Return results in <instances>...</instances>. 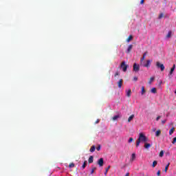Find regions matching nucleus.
Wrapping results in <instances>:
<instances>
[{
  "label": "nucleus",
  "instance_id": "obj_39",
  "mask_svg": "<svg viewBox=\"0 0 176 176\" xmlns=\"http://www.w3.org/2000/svg\"><path fill=\"white\" fill-rule=\"evenodd\" d=\"M160 118H162V116H157V118H156V120L157 121L159 120V119H160Z\"/></svg>",
  "mask_w": 176,
  "mask_h": 176
},
{
  "label": "nucleus",
  "instance_id": "obj_27",
  "mask_svg": "<svg viewBox=\"0 0 176 176\" xmlns=\"http://www.w3.org/2000/svg\"><path fill=\"white\" fill-rule=\"evenodd\" d=\"M96 170H97V168L93 167L91 170V174H94V171H96Z\"/></svg>",
  "mask_w": 176,
  "mask_h": 176
},
{
  "label": "nucleus",
  "instance_id": "obj_42",
  "mask_svg": "<svg viewBox=\"0 0 176 176\" xmlns=\"http://www.w3.org/2000/svg\"><path fill=\"white\" fill-rule=\"evenodd\" d=\"M173 72L170 70V73H169L170 75H173Z\"/></svg>",
  "mask_w": 176,
  "mask_h": 176
},
{
  "label": "nucleus",
  "instance_id": "obj_44",
  "mask_svg": "<svg viewBox=\"0 0 176 176\" xmlns=\"http://www.w3.org/2000/svg\"><path fill=\"white\" fill-rule=\"evenodd\" d=\"M125 176H130V173H127Z\"/></svg>",
  "mask_w": 176,
  "mask_h": 176
},
{
  "label": "nucleus",
  "instance_id": "obj_18",
  "mask_svg": "<svg viewBox=\"0 0 176 176\" xmlns=\"http://www.w3.org/2000/svg\"><path fill=\"white\" fill-rule=\"evenodd\" d=\"M110 168H111V166H109V165L107 168H106L105 172H104V175L105 176H107V174H108V171L109 170Z\"/></svg>",
  "mask_w": 176,
  "mask_h": 176
},
{
  "label": "nucleus",
  "instance_id": "obj_24",
  "mask_svg": "<svg viewBox=\"0 0 176 176\" xmlns=\"http://www.w3.org/2000/svg\"><path fill=\"white\" fill-rule=\"evenodd\" d=\"M131 160H132V162L135 160V153L132 154Z\"/></svg>",
  "mask_w": 176,
  "mask_h": 176
},
{
  "label": "nucleus",
  "instance_id": "obj_21",
  "mask_svg": "<svg viewBox=\"0 0 176 176\" xmlns=\"http://www.w3.org/2000/svg\"><path fill=\"white\" fill-rule=\"evenodd\" d=\"M154 80H155V77L150 78V80L148 81V84L152 85V82H153Z\"/></svg>",
  "mask_w": 176,
  "mask_h": 176
},
{
  "label": "nucleus",
  "instance_id": "obj_38",
  "mask_svg": "<svg viewBox=\"0 0 176 176\" xmlns=\"http://www.w3.org/2000/svg\"><path fill=\"white\" fill-rule=\"evenodd\" d=\"M133 80H135V81L138 80V77H136V76H135V77L133 78Z\"/></svg>",
  "mask_w": 176,
  "mask_h": 176
},
{
  "label": "nucleus",
  "instance_id": "obj_6",
  "mask_svg": "<svg viewBox=\"0 0 176 176\" xmlns=\"http://www.w3.org/2000/svg\"><path fill=\"white\" fill-rule=\"evenodd\" d=\"M143 67H145L146 68H149V67H151V60H146V63L144 65Z\"/></svg>",
  "mask_w": 176,
  "mask_h": 176
},
{
  "label": "nucleus",
  "instance_id": "obj_8",
  "mask_svg": "<svg viewBox=\"0 0 176 176\" xmlns=\"http://www.w3.org/2000/svg\"><path fill=\"white\" fill-rule=\"evenodd\" d=\"M94 160V157H93V155H91L88 159V163L90 164L93 163Z\"/></svg>",
  "mask_w": 176,
  "mask_h": 176
},
{
  "label": "nucleus",
  "instance_id": "obj_20",
  "mask_svg": "<svg viewBox=\"0 0 176 176\" xmlns=\"http://www.w3.org/2000/svg\"><path fill=\"white\" fill-rule=\"evenodd\" d=\"M87 165V161H85L82 166V170H85V168H86Z\"/></svg>",
  "mask_w": 176,
  "mask_h": 176
},
{
  "label": "nucleus",
  "instance_id": "obj_5",
  "mask_svg": "<svg viewBox=\"0 0 176 176\" xmlns=\"http://www.w3.org/2000/svg\"><path fill=\"white\" fill-rule=\"evenodd\" d=\"M98 164L100 166V167H102V166H104V158H100L98 160Z\"/></svg>",
  "mask_w": 176,
  "mask_h": 176
},
{
  "label": "nucleus",
  "instance_id": "obj_30",
  "mask_svg": "<svg viewBox=\"0 0 176 176\" xmlns=\"http://www.w3.org/2000/svg\"><path fill=\"white\" fill-rule=\"evenodd\" d=\"M69 168H72L75 167V164H74V163L69 164Z\"/></svg>",
  "mask_w": 176,
  "mask_h": 176
},
{
  "label": "nucleus",
  "instance_id": "obj_32",
  "mask_svg": "<svg viewBox=\"0 0 176 176\" xmlns=\"http://www.w3.org/2000/svg\"><path fill=\"white\" fill-rule=\"evenodd\" d=\"M134 141V139L133 138H130L129 140H128V142H133Z\"/></svg>",
  "mask_w": 176,
  "mask_h": 176
},
{
  "label": "nucleus",
  "instance_id": "obj_14",
  "mask_svg": "<svg viewBox=\"0 0 176 176\" xmlns=\"http://www.w3.org/2000/svg\"><path fill=\"white\" fill-rule=\"evenodd\" d=\"M175 131V128L173 127L170 131H169V135H173V133Z\"/></svg>",
  "mask_w": 176,
  "mask_h": 176
},
{
  "label": "nucleus",
  "instance_id": "obj_45",
  "mask_svg": "<svg viewBox=\"0 0 176 176\" xmlns=\"http://www.w3.org/2000/svg\"><path fill=\"white\" fill-rule=\"evenodd\" d=\"M170 166V163H168L166 166V167H169Z\"/></svg>",
  "mask_w": 176,
  "mask_h": 176
},
{
  "label": "nucleus",
  "instance_id": "obj_41",
  "mask_svg": "<svg viewBox=\"0 0 176 176\" xmlns=\"http://www.w3.org/2000/svg\"><path fill=\"white\" fill-rule=\"evenodd\" d=\"M157 175H160V170H158L157 172Z\"/></svg>",
  "mask_w": 176,
  "mask_h": 176
},
{
  "label": "nucleus",
  "instance_id": "obj_9",
  "mask_svg": "<svg viewBox=\"0 0 176 176\" xmlns=\"http://www.w3.org/2000/svg\"><path fill=\"white\" fill-rule=\"evenodd\" d=\"M152 146V145L149 143H146V142L144 143V148L146 149H149V148H151Z\"/></svg>",
  "mask_w": 176,
  "mask_h": 176
},
{
  "label": "nucleus",
  "instance_id": "obj_15",
  "mask_svg": "<svg viewBox=\"0 0 176 176\" xmlns=\"http://www.w3.org/2000/svg\"><path fill=\"white\" fill-rule=\"evenodd\" d=\"M133 119H134V114H132V115L128 118V122H129V123H130V122H131V120H133Z\"/></svg>",
  "mask_w": 176,
  "mask_h": 176
},
{
  "label": "nucleus",
  "instance_id": "obj_7",
  "mask_svg": "<svg viewBox=\"0 0 176 176\" xmlns=\"http://www.w3.org/2000/svg\"><path fill=\"white\" fill-rule=\"evenodd\" d=\"M122 85H123V79H120L118 82V86L119 89H121Z\"/></svg>",
  "mask_w": 176,
  "mask_h": 176
},
{
  "label": "nucleus",
  "instance_id": "obj_36",
  "mask_svg": "<svg viewBox=\"0 0 176 176\" xmlns=\"http://www.w3.org/2000/svg\"><path fill=\"white\" fill-rule=\"evenodd\" d=\"M175 142H176V138H174L172 142V144H175Z\"/></svg>",
  "mask_w": 176,
  "mask_h": 176
},
{
  "label": "nucleus",
  "instance_id": "obj_26",
  "mask_svg": "<svg viewBox=\"0 0 176 176\" xmlns=\"http://www.w3.org/2000/svg\"><path fill=\"white\" fill-rule=\"evenodd\" d=\"M145 92H146V91H145V87H142V95H144V94H145Z\"/></svg>",
  "mask_w": 176,
  "mask_h": 176
},
{
  "label": "nucleus",
  "instance_id": "obj_28",
  "mask_svg": "<svg viewBox=\"0 0 176 176\" xmlns=\"http://www.w3.org/2000/svg\"><path fill=\"white\" fill-rule=\"evenodd\" d=\"M166 38H171V31H169L166 35Z\"/></svg>",
  "mask_w": 176,
  "mask_h": 176
},
{
  "label": "nucleus",
  "instance_id": "obj_1",
  "mask_svg": "<svg viewBox=\"0 0 176 176\" xmlns=\"http://www.w3.org/2000/svg\"><path fill=\"white\" fill-rule=\"evenodd\" d=\"M148 141H149V139L148 138H146V136H145V135H144V133H140L139 134V138H138V140L136 141V147L138 148V146H140V144H141V142H148Z\"/></svg>",
  "mask_w": 176,
  "mask_h": 176
},
{
  "label": "nucleus",
  "instance_id": "obj_34",
  "mask_svg": "<svg viewBox=\"0 0 176 176\" xmlns=\"http://www.w3.org/2000/svg\"><path fill=\"white\" fill-rule=\"evenodd\" d=\"M96 149L97 151H101V145H98Z\"/></svg>",
  "mask_w": 176,
  "mask_h": 176
},
{
  "label": "nucleus",
  "instance_id": "obj_25",
  "mask_svg": "<svg viewBox=\"0 0 176 176\" xmlns=\"http://www.w3.org/2000/svg\"><path fill=\"white\" fill-rule=\"evenodd\" d=\"M163 17H164V14L163 12L160 13L159 16H158V19H163Z\"/></svg>",
  "mask_w": 176,
  "mask_h": 176
},
{
  "label": "nucleus",
  "instance_id": "obj_33",
  "mask_svg": "<svg viewBox=\"0 0 176 176\" xmlns=\"http://www.w3.org/2000/svg\"><path fill=\"white\" fill-rule=\"evenodd\" d=\"M120 75V74H119V72H117L115 74L114 76H115V78H116V76H119Z\"/></svg>",
  "mask_w": 176,
  "mask_h": 176
},
{
  "label": "nucleus",
  "instance_id": "obj_29",
  "mask_svg": "<svg viewBox=\"0 0 176 176\" xmlns=\"http://www.w3.org/2000/svg\"><path fill=\"white\" fill-rule=\"evenodd\" d=\"M164 155V151H161L160 153V157H163Z\"/></svg>",
  "mask_w": 176,
  "mask_h": 176
},
{
  "label": "nucleus",
  "instance_id": "obj_10",
  "mask_svg": "<svg viewBox=\"0 0 176 176\" xmlns=\"http://www.w3.org/2000/svg\"><path fill=\"white\" fill-rule=\"evenodd\" d=\"M148 54V52L144 53L142 58L140 59V63H142L145 60V56Z\"/></svg>",
  "mask_w": 176,
  "mask_h": 176
},
{
  "label": "nucleus",
  "instance_id": "obj_13",
  "mask_svg": "<svg viewBox=\"0 0 176 176\" xmlns=\"http://www.w3.org/2000/svg\"><path fill=\"white\" fill-rule=\"evenodd\" d=\"M126 96L128 97H131V89H129L126 91Z\"/></svg>",
  "mask_w": 176,
  "mask_h": 176
},
{
  "label": "nucleus",
  "instance_id": "obj_43",
  "mask_svg": "<svg viewBox=\"0 0 176 176\" xmlns=\"http://www.w3.org/2000/svg\"><path fill=\"white\" fill-rule=\"evenodd\" d=\"M96 123H100V120H97L96 121Z\"/></svg>",
  "mask_w": 176,
  "mask_h": 176
},
{
  "label": "nucleus",
  "instance_id": "obj_19",
  "mask_svg": "<svg viewBox=\"0 0 176 176\" xmlns=\"http://www.w3.org/2000/svg\"><path fill=\"white\" fill-rule=\"evenodd\" d=\"M119 118H120V116L117 115V116H114L112 118V119H113V121H115V120H118V119H119Z\"/></svg>",
  "mask_w": 176,
  "mask_h": 176
},
{
  "label": "nucleus",
  "instance_id": "obj_3",
  "mask_svg": "<svg viewBox=\"0 0 176 176\" xmlns=\"http://www.w3.org/2000/svg\"><path fill=\"white\" fill-rule=\"evenodd\" d=\"M156 67L157 68L160 69L161 72H163V71H164V65L160 63V62H156Z\"/></svg>",
  "mask_w": 176,
  "mask_h": 176
},
{
  "label": "nucleus",
  "instance_id": "obj_16",
  "mask_svg": "<svg viewBox=\"0 0 176 176\" xmlns=\"http://www.w3.org/2000/svg\"><path fill=\"white\" fill-rule=\"evenodd\" d=\"M162 134V131L158 130L155 132V137H159Z\"/></svg>",
  "mask_w": 176,
  "mask_h": 176
},
{
  "label": "nucleus",
  "instance_id": "obj_37",
  "mask_svg": "<svg viewBox=\"0 0 176 176\" xmlns=\"http://www.w3.org/2000/svg\"><path fill=\"white\" fill-rule=\"evenodd\" d=\"M166 122H167V120H164L162 121V124H164V123H166Z\"/></svg>",
  "mask_w": 176,
  "mask_h": 176
},
{
  "label": "nucleus",
  "instance_id": "obj_31",
  "mask_svg": "<svg viewBox=\"0 0 176 176\" xmlns=\"http://www.w3.org/2000/svg\"><path fill=\"white\" fill-rule=\"evenodd\" d=\"M175 70V65H173V67L170 69V71L174 72Z\"/></svg>",
  "mask_w": 176,
  "mask_h": 176
},
{
  "label": "nucleus",
  "instance_id": "obj_11",
  "mask_svg": "<svg viewBox=\"0 0 176 176\" xmlns=\"http://www.w3.org/2000/svg\"><path fill=\"white\" fill-rule=\"evenodd\" d=\"M151 93H153V94H156L157 93V91L155 87H153L151 89Z\"/></svg>",
  "mask_w": 176,
  "mask_h": 176
},
{
  "label": "nucleus",
  "instance_id": "obj_17",
  "mask_svg": "<svg viewBox=\"0 0 176 176\" xmlns=\"http://www.w3.org/2000/svg\"><path fill=\"white\" fill-rule=\"evenodd\" d=\"M96 151V146H91V147L89 149V152H94Z\"/></svg>",
  "mask_w": 176,
  "mask_h": 176
},
{
  "label": "nucleus",
  "instance_id": "obj_22",
  "mask_svg": "<svg viewBox=\"0 0 176 176\" xmlns=\"http://www.w3.org/2000/svg\"><path fill=\"white\" fill-rule=\"evenodd\" d=\"M156 166H157V161H153L152 167L153 168H155V167H156Z\"/></svg>",
  "mask_w": 176,
  "mask_h": 176
},
{
  "label": "nucleus",
  "instance_id": "obj_23",
  "mask_svg": "<svg viewBox=\"0 0 176 176\" xmlns=\"http://www.w3.org/2000/svg\"><path fill=\"white\" fill-rule=\"evenodd\" d=\"M131 39H133V36L132 35H129V37L126 39V42H130V41H131Z\"/></svg>",
  "mask_w": 176,
  "mask_h": 176
},
{
  "label": "nucleus",
  "instance_id": "obj_4",
  "mask_svg": "<svg viewBox=\"0 0 176 176\" xmlns=\"http://www.w3.org/2000/svg\"><path fill=\"white\" fill-rule=\"evenodd\" d=\"M133 71L135 72H138L140 71V65H138L137 63L133 64Z\"/></svg>",
  "mask_w": 176,
  "mask_h": 176
},
{
  "label": "nucleus",
  "instance_id": "obj_12",
  "mask_svg": "<svg viewBox=\"0 0 176 176\" xmlns=\"http://www.w3.org/2000/svg\"><path fill=\"white\" fill-rule=\"evenodd\" d=\"M131 49H133V45H129L126 53H130V52H131Z\"/></svg>",
  "mask_w": 176,
  "mask_h": 176
},
{
  "label": "nucleus",
  "instance_id": "obj_40",
  "mask_svg": "<svg viewBox=\"0 0 176 176\" xmlns=\"http://www.w3.org/2000/svg\"><path fill=\"white\" fill-rule=\"evenodd\" d=\"M167 170H168V168L167 166H165V173H167Z\"/></svg>",
  "mask_w": 176,
  "mask_h": 176
},
{
  "label": "nucleus",
  "instance_id": "obj_35",
  "mask_svg": "<svg viewBox=\"0 0 176 176\" xmlns=\"http://www.w3.org/2000/svg\"><path fill=\"white\" fill-rule=\"evenodd\" d=\"M144 2H145V0H141L140 1V4L144 5Z\"/></svg>",
  "mask_w": 176,
  "mask_h": 176
},
{
  "label": "nucleus",
  "instance_id": "obj_2",
  "mask_svg": "<svg viewBox=\"0 0 176 176\" xmlns=\"http://www.w3.org/2000/svg\"><path fill=\"white\" fill-rule=\"evenodd\" d=\"M120 68H122L123 72H126L127 71V68H129V65H126V62L123 61L121 63Z\"/></svg>",
  "mask_w": 176,
  "mask_h": 176
}]
</instances>
